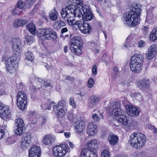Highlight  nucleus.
Wrapping results in <instances>:
<instances>
[{
  "mask_svg": "<svg viewBox=\"0 0 157 157\" xmlns=\"http://www.w3.org/2000/svg\"><path fill=\"white\" fill-rule=\"evenodd\" d=\"M58 25V27H61L65 25V22L61 20H58L56 22L55 24L54 25V28L55 27L54 26L55 25Z\"/></svg>",
  "mask_w": 157,
  "mask_h": 157,
  "instance_id": "44",
  "label": "nucleus"
},
{
  "mask_svg": "<svg viewBox=\"0 0 157 157\" xmlns=\"http://www.w3.org/2000/svg\"><path fill=\"white\" fill-rule=\"evenodd\" d=\"M29 82L34 83L33 85L30 88V90L32 92H35L37 89H40L43 87L42 83L43 80L38 78L36 77L34 75H32L30 78Z\"/></svg>",
  "mask_w": 157,
  "mask_h": 157,
  "instance_id": "14",
  "label": "nucleus"
},
{
  "mask_svg": "<svg viewBox=\"0 0 157 157\" xmlns=\"http://www.w3.org/2000/svg\"><path fill=\"white\" fill-rule=\"evenodd\" d=\"M85 124V123L82 121L80 122L78 121L76 122L75 123V127L76 132L78 133L82 132L84 129Z\"/></svg>",
  "mask_w": 157,
  "mask_h": 157,
  "instance_id": "26",
  "label": "nucleus"
},
{
  "mask_svg": "<svg viewBox=\"0 0 157 157\" xmlns=\"http://www.w3.org/2000/svg\"><path fill=\"white\" fill-rule=\"evenodd\" d=\"M26 27L29 31L33 34L35 33L36 27L34 24H30L27 25Z\"/></svg>",
  "mask_w": 157,
  "mask_h": 157,
  "instance_id": "38",
  "label": "nucleus"
},
{
  "mask_svg": "<svg viewBox=\"0 0 157 157\" xmlns=\"http://www.w3.org/2000/svg\"><path fill=\"white\" fill-rule=\"evenodd\" d=\"M13 53L19 55L22 52V45L21 40L19 38H13L11 43Z\"/></svg>",
  "mask_w": 157,
  "mask_h": 157,
  "instance_id": "15",
  "label": "nucleus"
},
{
  "mask_svg": "<svg viewBox=\"0 0 157 157\" xmlns=\"http://www.w3.org/2000/svg\"><path fill=\"white\" fill-rule=\"evenodd\" d=\"M83 154V156L85 154V152ZM83 157H84L83 156ZM87 157H98L96 150H93L92 149H89L88 156Z\"/></svg>",
  "mask_w": 157,
  "mask_h": 157,
  "instance_id": "39",
  "label": "nucleus"
},
{
  "mask_svg": "<svg viewBox=\"0 0 157 157\" xmlns=\"http://www.w3.org/2000/svg\"><path fill=\"white\" fill-rule=\"evenodd\" d=\"M25 11V10L23 9L16 7L14 9L13 13L14 15H21Z\"/></svg>",
  "mask_w": 157,
  "mask_h": 157,
  "instance_id": "37",
  "label": "nucleus"
},
{
  "mask_svg": "<svg viewBox=\"0 0 157 157\" xmlns=\"http://www.w3.org/2000/svg\"><path fill=\"white\" fill-rule=\"evenodd\" d=\"M92 71L93 74L96 75L97 74V67L95 65H94L92 67Z\"/></svg>",
  "mask_w": 157,
  "mask_h": 157,
  "instance_id": "57",
  "label": "nucleus"
},
{
  "mask_svg": "<svg viewBox=\"0 0 157 157\" xmlns=\"http://www.w3.org/2000/svg\"><path fill=\"white\" fill-rule=\"evenodd\" d=\"M68 31V29L66 28H63L61 30V33L63 34L64 33L67 32Z\"/></svg>",
  "mask_w": 157,
  "mask_h": 157,
  "instance_id": "63",
  "label": "nucleus"
},
{
  "mask_svg": "<svg viewBox=\"0 0 157 157\" xmlns=\"http://www.w3.org/2000/svg\"><path fill=\"white\" fill-rule=\"evenodd\" d=\"M9 50L6 47H3L0 49V53L1 55L2 59L4 60L6 58V56L8 53Z\"/></svg>",
  "mask_w": 157,
  "mask_h": 157,
  "instance_id": "33",
  "label": "nucleus"
},
{
  "mask_svg": "<svg viewBox=\"0 0 157 157\" xmlns=\"http://www.w3.org/2000/svg\"><path fill=\"white\" fill-rule=\"evenodd\" d=\"M147 126L150 129H154V133H157V129H155V127L154 126H152L151 125L148 124L147 125Z\"/></svg>",
  "mask_w": 157,
  "mask_h": 157,
  "instance_id": "56",
  "label": "nucleus"
},
{
  "mask_svg": "<svg viewBox=\"0 0 157 157\" xmlns=\"http://www.w3.org/2000/svg\"><path fill=\"white\" fill-rule=\"evenodd\" d=\"M131 8V10L124 15V22L129 27H135L139 23V18L141 10L140 6L137 5Z\"/></svg>",
  "mask_w": 157,
  "mask_h": 157,
  "instance_id": "2",
  "label": "nucleus"
},
{
  "mask_svg": "<svg viewBox=\"0 0 157 157\" xmlns=\"http://www.w3.org/2000/svg\"><path fill=\"white\" fill-rule=\"evenodd\" d=\"M25 54L26 58L32 62L34 59V57L32 52L28 51Z\"/></svg>",
  "mask_w": 157,
  "mask_h": 157,
  "instance_id": "41",
  "label": "nucleus"
},
{
  "mask_svg": "<svg viewBox=\"0 0 157 157\" xmlns=\"http://www.w3.org/2000/svg\"><path fill=\"white\" fill-rule=\"evenodd\" d=\"M32 136L30 132L24 134L21 139V146L23 149L27 148L31 142Z\"/></svg>",
  "mask_w": 157,
  "mask_h": 157,
  "instance_id": "16",
  "label": "nucleus"
},
{
  "mask_svg": "<svg viewBox=\"0 0 157 157\" xmlns=\"http://www.w3.org/2000/svg\"><path fill=\"white\" fill-rule=\"evenodd\" d=\"M126 109L129 113L132 116L138 115L139 114V109L131 105H126Z\"/></svg>",
  "mask_w": 157,
  "mask_h": 157,
  "instance_id": "22",
  "label": "nucleus"
},
{
  "mask_svg": "<svg viewBox=\"0 0 157 157\" xmlns=\"http://www.w3.org/2000/svg\"><path fill=\"white\" fill-rule=\"evenodd\" d=\"M67 105L64 100L59 101L56 105H54L53 110L56 116L61 118L63 116L67 110Z\"/></svg>",
  "mask_w": 157,
  "mask_h": 157,
  "instance_id": "7",
  "label": "nucleus"
},
{
  "mask_svg": "<svg viewBox=\"0 0 157 157\" xmlns=\"http://www.w3.org/2000/svg\"><path fill=\"white\" fill-rule=\"evenodd\" d=\"M24 10L26 9H29L31 8L32 6L30 5L29 3H28L26 1L24 2Z\"/></svg>",
  "mask_w": 157,
  "mask_h": 157,
  "instance_id": "54",
  "label": "nucleus"
},
{
  "mask_svg": "<svg viewBox=\"0 0 157 157\" xmlns=\"http://www.w3.org/2000/svg\"><path fill=\"white\" fill-rule=\"evenodd\" d=\"M17 7L24 10V2H22L21 0H19L17 4Z\"/></svg>",
  "mask_w": 157,
  "mask_h": 157,
  "instance_id": "49",
  "label": "nucleus"
},
{
  "mask_svg": "<svg viewBox=\"0 0 157 157\" xmlns=\"http://www.w3.org/2000/svg\"><path fill=\"white\" fill-rule=\"evenodd\" d=\"M83 28L80 29V31L82 33L86 34L90 33L91 31V25L88 23L85 24L83 26Z\"/></svg>",
  "mask_w": 157,
  "mask_h": 157,
  "instance_id": "29",
  "label": "nucleus"
},
{
  "mask_svg": "<svg viewBox=\"0 0 157 157\" xmlns=\"http://www.w3.org/2000/svg\"><path fill=\"white\" fill-rule=\"evenodd\" d=\"M131 96L132 98H141V96L139 93L136 92L132 93L131 94Z\"/></svg>",
  "mask_w": 157,
  "mask_h": 157,
  "instance_id": "53",
  "label": "nucleus"
},
{
  "mask_svg": "<svg viewBox=\"0 0 157 157\" xmlns=\"http://www.w3.org/2000/svg\"><path fill=\"white\" fill-rule=\"evenodd\" d=\"M144 60L143 56L140 54H134L131 58L130 62L131 70L135 73H139L142 70V63Z\"/></svg>",
  "mask_w": 157,
  "mask_h": 157,
  "instance_id": "5",
  "label": "nucleus"
},
{
  "mask_svg": "<svg viewBox=\"0 0 157 157\" xmlns=\"http://www.w3.org/2000/svg\"><path fill=\"white\" fill-rule=\"evenodd\" d=\"M130 144L132 147L136 149L140 148L145 143V136L142 133L134 132L130 136Z\"/></svg>",
  "mask_w": 157,
  "mask_h": 157,
  "instance_id": "4",
  "label": "nucleus"
},
{
  "mask_svg": "<svg viewBox=\"0 0 157 157\" xmlns=\"http://www.w3.org/2000/svg\"><path fill=\"white\" fill-rule=\"evenodd\" d=\"M17 58L15 56L6 58L3 60L5 61L6 69L10 74L15 72V66L17 63Z\"/></svg>",
  "mask_w": 157,
  "mask_h": 157,
  "instance_id": "9",
  "label": "nucleus"
},
{
  "mask_svg": "<svg viewBox=\"0 0 157 157\" xmlns=\"http://www.w3.org/2000/svg\"><path fill=\"white\" fill-rule=\"evenodd\" d=\"M26 40H27L28 43L31 44L33 42V37L27 35L26 37Z\"/></svg>",
  "mask_w": 157,
  "mask_h": 157,
  "instance_id": "50",
  "label": "nucleus"
},
{
  "mask_svg": "<svg viewBox=\"0 0 157 157\" xmlns=\"http://www.w3.org/2000/svg\"><path fill=\"white\" fill-rule=\"evenodd\" d=\"M108 114L115 116L116 119L122 125L127 127L132 126V121L128 117L124 110L120 107V103L119 102H114L110 103L107 109Z\"/></svg>",
  "mask_w": 157,
  "mask_h": 157,
  "instance_id": "1",
  "label": "nucleus"
},
{
  "mask_svg": "<svg viewBox=\"0 0 157 157\" xmlns=\"http://www.w3.org/2000/svg\"><path fill=\"white\" fill-rule=\"evenodd\" d=\"M10 111L9 107L2 105L0 101V117L2 119L6 120L10 117Z\"/></svg>",
  "mask_w": 157,
  "mask_h": 157,
  "instance_id": "17",
  "label": "nucleus"
},
{
  "mask_svg": "<svg viewBox=\"0 0 157 157\" xmlns=\"http://www.w3.org/2000/svg\"><path fill=\"white\" fill-rule=\"evenodd\" d=\"M70 104L73 106L75 107L76 106V104L75 102V100L73 98H71L69 100Z\"/></svg>",
  "mask_w": 157,
  "mask_h": 157,
  "instance_id": "52",
  "label": "nucleus"
},
{
  "mask_svg": "<svg viewBox=\"0 0 157 157\" xmlns=\"http://www.w3.org/2000/svg\"><path fill=\"white\" fill-rule=\"evenodd\" d=\"M74 5L75 7H81L83 5L82 0H72L71 3L68 6Z\"/></svg>",
  "mask_w": 157,
  "mask_h": 157,
  "instance_id": "35",
  "label": "nucleus"
},
{
  "mask_svg": "<svg viewBox=\"0 0 157 157\" xmlns=\"http://www.w3.org/2000/svg\"><path fill=\"white\" fill-rule=\"evenodd\" d=\"M94 84V81L91 78H90L87 81V86L90 88H91Z\"/></svg>",
  "mask_w": 157,
  "mask_h": 157,
  "instance_id": "46",
  "label": "nucleus"
},
{
  "mask_svg": "<svg viewBox=\"0 0 157 157\" xmlns=\"http://www.w3.org/2000/svg\"><path fill=\"white\" fill-rule=\"evenodd\" d=\"M55 102L53 101L50 102L48 101L47 102L43 103L41 105V107L43 110H50L52 104H54Z\"/></svg>",
  "mask_w": 157,
  "mask_h": 157,
  "instance_id": "31",
  "label": "nucleus"
},
{
  "mask_svg": "<svg viewBox=\"0 0 157 157\" xmlns=\"http://www.w3.org/2000/svg\"><path fill=\"white\" fill-rule=\"evenodd\" d=\"M145 42L143 40H140L139 42V46L140 47H142L144 46Z\"/></svg>",
  "mask_w": 157,
  "mask_h": 157,
  "instance_id": "60",
  "label": "nucleus"
},
{
  "mask_svg": "<svg viewBox=\"0 0 157 157\" xmlns=\"http://www.w3.org/2000/svg\"><path fill=\"white\" fill-rule=\"evenodd\" d=\"M109 152L106 149L103 150L101 152V157H110Z\"/></svg>",
  "mask_w": 157,
  "mask_h": 157,
  "instance_id": "43",
  "label": "nucleus"
},
{
  "mask_svg": "<svg viewBox=\"0 0 157 157\" xmlns=\"http://www.w3.org/2000/svg\"><path fill=\"white\" fill-rule=\"evenodd\" d=\"M64 135L66 138H69L70 136V133L69 132H65L64 133Z\"/></svg>",
  "mask_w": 157,
  "mask_h": 157,
  "instance_id": "64",
  "label": "nucleus"
},
{
  "mask_svg": "<svg viewBox=\"0 0 157 157\" xmlns=\"http://www.w3.org/2000/svg\"><path fill=\"white\" fill-rule=\"evenodd\" d=\"M67 105L64 100L59 101L56 105H54L53 110L56 116L61 118L63 116L67 110Z\"/></svg>",
  "mask_w": 157,
  "mask_h": 157,
  "instance_id": "8",
  "label": "nucleus"
},
{
  "mask_svg": "<svg viewBox=\"0 0 157 157\" xmlns=\"http://www.w3.org/2000/svg\"><path fill=\"white\" fill-rule=\"evenodd\" d=\"M40 149L37 146H34L31 147L29 151V157H40Z\"/></svg>",
  "mask_w": 157,
  "mask_h": 157,
  "instance_id": "20",
  "label": "nucleus"
},
{
  "mask_svg": "<svg viewBox=\"0 0 157 157\" xmlns=\"http://www.w3.org/2000/svg\"><path fill=\"white\" fill-rule=\"evenodd\" d=\"M135 35L134 33H131L127 37L126 39V41H131L133 39V38L135 37Z\"/></svg>",
  "mask_w": 157,
  "mask_h": 157,
  "instance_id": "51",
  "label": "nucleus"
},
{
  "mask_svg": "<svg viewBox=\"0 0 157 157\" xmlns=\"http://www.w3.org/2000/svg\"><path fill=\"white\" fill-rule=\"evenodd\" d=\"M89 149L86 148H83L80 153V157H83V155L85 152V155H84V157H87L88 156Z\"/></svg>",
  "mask_w": 157,
  "mask_h": 157,
  "instance_id": "45",
  "label": "nucleus"
},
{
  "mask_svg": "<svg viewBox=\"0 0 157 157\" xmlns=\"http://www.w3.org/2000/svg\"><path fill=\"white\" fill-rule=\"evenodd\" d=\"M54 155L56 157H62L68 151V146L67 144H62L56 145L53 148Z\"/></svg>",
  "mask_w": 157,
  "mask_h": 157,
  "instance_id": "11",
  "label": "nucleus"
},
{
  "mask_svg": "<svg viewBox=\"0 0 157 157\" xmlns=\"http://www.w3.org/2000/svg\"><path fill=\"white\" fill-rule=\"evenodd\" d=\"M93 14L91 12L87 13H84V15H82V18L84 20L89 21L91 20L93 18Z\"/></svg>",
  "mask_w": 157,
  "mask_h": 157,
  "instance_id": "34",
  "label": "nucleus"
},
{
  "mask_svg": "<svg viewBox=\"0 0 157 157\" xmlns=\"http://www.w3.org/2000/svg\"><path fill=\"white\" fill-rule=\"evenodd\" d=\"M80 40L79 37H75L72 40L70 49L74 54L78 55L81 53L82 44L80 43Z\"/></svg>",
  "mask_w": 157,
  "mask_h": 157,
  "instance_id": "10",
  "label": "nucleus"
},
{
  "mask_svg": "<svg viewBox=\"0 0 157 157\" xmlns=\"http://www.w3.org/2000/svg\"><path fill=\"white\" fill-rule=\"evenodd\" d=\"M98 113H99V115L101 117V118L102 119H103V116L102 113H100L99 112H98V113H94L92 115V118L94 121L98 122L100 121V117L98 116Z\"/></svg>",
  "mask_w": 157,
  "mask_h": 157,
  "instance_id": "36",
  "label": "nucleus"
},
{
  "mask_svg": "<svg viewBox=\"0 0 157 157\" xmlns=\"http://www.w3.org/2000/svg\"><path fill=\"white\" fill-rule=\"evenodd\" d=\"M17 105L21 110H24L26 106L27 97L26 94L24 91H20L17 94Z\"/></svg>",
  "mask_w": 157,
  "mask_h": 157,
  "instance_id": "12",
  "label": "nucleus"
},
{
  "mask_svg": "<svg viewBox=\"0 0 157 157\" xmlns=\"http://www.w3.org/2000/svg\"><path fill=\"white\" fill-rule=\"evenodd\" d=\"M42 84L43 85V87H46L48 86H51L50 81L45 79L43 81Z\"/></svg>",
  "mask_w": 157,
  "mask_h": 157,
  "instance_id": "47",
  "label": "nucleus"
},
{
  "mask_svg": "<svg viewBox=\"0 0 157 157\" xmlns=\"http://www.w3.org/2000/svg\"><path fill=\"white\" fill-rule=\"evenodd\" d=\"M108 140L110 144L115 145L118 142V138L117 136L111 135L109 136Z\"/></svg>",
  "mask_w": 157,
  "mask_h": 157,
  "instance_id": "30",
  "label": "nucleus"
},
{
  "mask_svg": "<svg viewBox=\"0 0 157 157\" xmlns=\"http://www.w3.org/2000/svg\"><path fill=\"white\" fill-rule=\"evenodd\" d=\"M37 35L42 40L55 39L57 37L56 32L50 28L39 29L37 31Z\"/></svg>",
  "mask_w": 157,
  "mask_h": 157,
  "instance_id": "6",
  "label": "nucleus"
},
{
  "mask_svg": "<svg viewBox=\"0 0 157 157\" xmlns=\"http://www.w3.org/2000/svg\"><path fill=\"white\" fill-rule=\"evenodd\" d=\"M14 132L18 136L22 135L26 129L25 125L22 119L18 118L15 120Z\"/></svg>",
  "mask_w": 157,
  "mask_h": 157,
  "instance_id": "13",
  "label": "nucleus"
},
{
  "mask_svg": "<svg viewBox=\"0 0 157 157\" xmlns=\"http://www.w3.org/2000/svg\"><path fill=\"white\" fill-rule=\"evenodd\" d=\"M26 1L32 6L34 5L35 2V0H26Z\"/></svg>",
  "mask_w": 157,
  "mask_h": 157,
  "instance_id": "59",
  "label": "nucleus"
},
{
  "mask_svg": "<svg viewBox=\"0 0 157 157\" xmlns=\"http://www.w3.org/2000/svg\"><path fill=\"white\" fill-rule=\"evenodd\" d=\"M28 23L26 19H18L14 21L13 25L15 28L23 26Z\"/></svg>",
  "mask_w": 157,
  "mask_h": 157,
  "instance_id": "27",
  "label": "nucleus"
},
{
  "mask_svg": "<svg viewBox=\"0 0 157 157\" xmlns=\"http://www.w3.org/2000/svg\"><path fill=\"white\" fill-rule=\"evenodd\" d=\"M81 10L82 15H84V13H88L91 12L89 6L88 5H84L82 6L81 7Z\"/></svg>",
  "mask_w": 157,
  "mask_h": 157,
  "instance_id": "40",
  "label": "nucleus"
},
{
  "mask_svg": "<svg viewBox=\"0 0 157 157\" xmlns=\"http://www.w3.org/2000/svg\"><path fill=\"white\" fill-rule=\"evenodd\" d=\"M75 6H68L61 10V15L65 21L68 22L70 20L74 21L77 17L80 18L82 16L81 7H75Z\"/></svg>",
  "mask_w": 157,
  "mask_h": 157,
  "instance_id": "3",
  "label": "nucleus"
},
{
  "mask_svg": "<svg viewBox=\"0 0 157 157\" xmlns=\"http://www.w3.org/2000/svg\"><path fill=\"white\" fill-rule=\"evenodd\" d=\"M157 51V45L153 44L148 49L146 53V57L149 59H152L156 54Z\"/></svg>",
  "mask_w": 157,
  "mask_h": 157,
  "instance_id": "21",
  "label": "nucleus"
},
{
  "mask_svg": "<svg viewBox=\"0 0 157 157\" xmlns=\"http://www.w3.org/2000/svg\"><path fill=\"white\" fill-rule=\"evenodd\" d=\"M104 5L108 7L112 6L113 4L111 3L110 0H104Z\"/></svg>",
  "mask_w": 157,
  "mask_h": 157,
  "instance_id": "48",
  "label": "nucleus"
},
{
  "mask_svg": "<svg viewBox=\"0 0 157 157\" xmlns=\"http://www.w3.org/2000/svg\"><path fill=\"white\" fill-rule=\"evenodd\" d=\"M49 15L50 18L52 21H55L58 19V13L56 12L52 13H50Z\"/></svg>",
  "mask_w": 157,
  "mask_h": 157,
  "instance_id": "42",
  "label": "nucleus"
},
{
  "mask_svg": "<svg viewBox=\"0 0 157 157\" xmlns=\"http://www.w3.org/2000/svg\"><path fill=\"white\" fill-rule=\"evenodd\" d=\"M5 134V129H1L0 130V139L3 137Z\"/></svg>",
  "mask_w": 157,
  "mask_h": 157,
  "instance_id": "58",
  "label": "nucleus"
},
{
  "mask_svg": "<svg viewBox=\"0 0 157 157\" xmlns=\"http://www.w3.org/2000/svg\"><path fill=\"white\" fill-rule=\"evenodd\" d=\"M149 39L151 42L157 40V28L153 29L150 33Z\"/></svg>",
  "mask_w": 157,
  "mask_h": 157,
  "instance_id": "32",
  "label": "nucleus"
},
{
  "mask_svg": "<svg viewBox=\"0 0 157 157\" xmlns=\"http://www.w3.org/2000/svg\"><path fill=\"white\" fill-rule=\"evenodd\" d=\"M17 86L18 89L22 88L23 87L22 83L21 82H20L19 83H17Z\"/></svg>",
  "mask_w": 157,
  "mask_h": 157,
  "instance_id": "62",
  "label": "nucleus"
},
{
  "mask_svg": "<svg viewBox=\"0 0 157 157\" xmlns=\"http://www.w3.org/2000/svg\"><path fill=\"white\" fill-rule=\"evenodd\" d=\"M69 21H70L68 22L69 25L71 26L75 25H77L78 29L80 31V29H81V28H83V26L85 24H86V23L85 22L84 20L82 19H80V20H78L76 21H75V20L73 21V19L70 20Z\"/></svg>",
  "mask_w": 157,
  "mask_h": 157,
  "instance_id": "25",
  "label": "nucleus"
},
{
  "mask_svg": "<svg viewBox=\"0 0 157 157\" xmlns=\"http://www.w3.org/2000/svg\"><path fill=\"white\" fill-rule=\"evenodd\" d=\"M97 128L96 125L95 124L89 123L87 125V133L89 136L94 135L97 132Z\"/></svg>",
  "mask_w": 157,
  "mask_h": 157,
  "instance_id": "24",
  "label": "nucleus"
},
{
  "mask_svg": "<svg viewBox=\"0 0 157 157\" xmlns=\"http://www.w3.org/2000/svg\"><path fill=\"white\" fill-rule=\"evenodd\" d=\"M99 144V143L97 140H91L88 141L86 143V145L87 147L89 148L93 149V150H96L95 147L97 146Z\"/></svg>",
  "mask_w": 157,
  "mask_h": 157,
  "instance_id": "28",
  "label": "nucleus"
},
{
  "mask_svg": "<svg viewBox=\"0 0 157 157\" xmlns=\"http://www.w3.org/2000/svg\"><path fill=\"white\" fill-rule=\"evenodd\" d=\"M56 141V139L55 136L51 135H48L45 136L43 143L45 145H50L54 144Z\"/></svg>",
  "mask_w": 157,
  "mask_h": 157,
  "instance_id": "23",
  "label": "nucleus"
},
{
  "mask_svg": "<svg viewBox=\"0 0 157 157\" xmlns=\"http://www.w3.org/2000/svg\"><path fill=\"white\" fill-rule=\"evenodd\" d=\"M63 77L66 80H68L69 81H73L74 80V78L73 77H71L70 76L65 75Z\"/></svg>",
  "mask_w": 157,
  "mask_h": 157,
  "instance_id": "55",
  "label": "nucleus"
},
{
  "mask_svg": "<svg viewBox=\"0 0 157 157\" xmlns=\"http://www.w3.org/2000/svg\"><path fill=\"white\" fill-rule=\"evenodd\" d=\"M100 101L99 98L95 95H92L88 100L87 106L90 109H93L97 105Z\"/></svg>",
  "mask_w": 157,
  "mask_h": 157,
  "instance_id": "19",
  "label": "nucleus"
},
{
  "mask_svg": "<svg viewBox=\"0 0 157 157\" xmlns=\"http://www.w3.org/2000/svg\"><path fill=\"white\" fill-rule=\"evenodd\" d=\"M136 84L140 89L148 91L150 89V83L148 79L143 78L142 80L138 81Z\"/></svg>",
  "mask_w": 157,
  "mask_h": 157,
  "instance_id": "18",
  "label": "nucleus"
},
{
  "mask_svg": "<svg viewBox=\"0 0 157 157\" xmlns=\"http://www.w3.org/2000/svg\"><path fill=\"white\" fill-rule=\"evenodd\" d=\"M94 46V48H98L99 47V43L98 42H94L93 43Z\"/></svg>",
  "mask_w": 157,
  "mask_h": 157,
  "instance_id": "61",
  "label": "nucleus"
}]
</instances>
